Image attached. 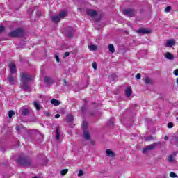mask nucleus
<instances>
[{
  "label": "nucleus",
  "mask_w": 178,
  "mask_h": 178,
  "mask_svg": "<svg viewBox=\"0 0 178 178\" xmlns=\"http://www.w3.org/2000/svg\"><path fill=\"white\" fill-rule=\"evenodd\" d=\"M136 80H140V79H141V74L140 73L137 74L136 76Z\"/></svg>",
  "instance_id": "nucleus-34"
},
{
  "label": "nucleus",
  "mask_w": 178,
  "mask_h": 178,
  "mask_svg": "<svg viewBox=\"0 0 178 178\" xmlns=\"http://www.w3.org/2000/svg\"><path fill=\"white\" fill-rule=\"evenodd\" d=\"M177 83L178 84V78H177Z\"/></svg>",
  "instance_id": "nucleus-53"
},
{
  "label": "nucleus",
  "mask_w": 178,
  "mask_h": 178,
  "mask_svg": "<svg viewBox=\"0 0 178 178\" xmlns=\"http://www.w3.org/2000/svg\"><path fill=\"white\" fill-rule=\"evenodd\" d=\"M55 118L56 119H59V118H60V115L59 113H57L55 115Z\"/></svg>",
  "instance_id": "nucleus-43"
},
{
  "label": "nucleus",
  "mask_w": 178,
  "mask_h": 178,
  "mask_svg": "<svg viewBox=\"0 0 178 178\" xmlns=\"http://www.w3.org/2000/svg\"><path fill=\"white\" fill-rule=\"evenodd\" d=\"M83 175H84V172H83V170H79V173H78V176L79 177H81V176H83Z\"/></svg>",
  "instance_id": "nucleus-30"
},
{
  "label": "nucleus",
  "mask_w": 178,
  "mask_h": 178,
  "mask_svg": "<svg viewBox=\"0 0 178 178\" xmlns=\"http://www.w3.org/2000/svg\"><path fill=\"white\" fill-rule=\"evenodd\" d=\"M15 130H17V131H19L20 130V127L16 126Z\"/></svg>",
  "instance_id": "nucleus-46"
},
{
  "label": "nucleus",
  "mask_w": 178,
  "mask_h": 178,
  "mask_svg": "<svg viewBox=\"0 0 178 178\" xmlns=\"http://www.w3.org/2000/svg\"><path fill=\"white\" fill-rule=\"evenodd\" d=\"M175 76H178V69L174 70Z\"/></svg>",
  "instance_id": "nucleus-42"
},
{
  "label": "nucleus",
  "mask_w": 178,
  "mask_h": 178,
  "mask_svg": "<svg viewBox=\"0 0 178 178\" xmlns=\"http://www.w3.org/2000/svg\"><path fill=\"white\" fill-rule=\"evenodd\" d=\"M170 177H172V178H176V177H177V175H176V173H175V172H170Z\"/></svg>",
  "instance_id": "nucleus-31"
},
{
  "label": "nucleus",
  "mask_w": 178,
  "mask_h": 178,
  "mask_svg": "<svg viewBox=\"0 0 178 178\" xmlns=\"http://www.w3.org/2000/svg\"><path fill=\"white\" fill-rule=\"evenodd\" d=\"M88 48L90 51H97V46L94 44H90L88 46Z\"/></svg>",
  "instance_id": "nucleus-25"
},
{
  "label": "nucleus",
  "mask_w": 178,
  "mask_h": 178,
  "mask_svg": "<svg viewBox=\"0 0 178 178\" xmlns=\"http://www.w3.org/2000/svg\"><path fill=\"white\" fill-rule=\"evenodd\" d=\"M168 129H172L173 127V123L169 122L168 124Z\"/></svg>",
  "instance_id": "nucleus-36"
},
{
  "label": "nucleus",
  "mask_w": 178,
  "mask_h": 178,
  "mask_svg": "<svg viewBox=\"0 0 178 178\" xmlns=\"http://www.w3.org/2000/svg\"><path fill=\"white\" fill-rule=\"evenodd\" d=\"M74 120V118H73L72 115H67V123H70V122H73Z\"/></svg>",
  "instance_id": "nucleus-21"
},
{
  "label": "nucleus",
  "mask_w": 178,
  "mask_h": 178,
  "mask_svg": "<svg viewBox=\"0 0 178 178\" xmlns=\"http://www.w3.org/2000/svg\"><path fill=\"white\" fill-rule=\"evenodd\" d=\"M36 15L38 16V17H40V16H41V11H38L36 13Z\"/></svg>",
  "instance_id": "nucleus-41"
},
{
  "label": "nucleus",
  "mask_w": 178,
  "mask_h": 178,
  "mask_svg": "<svg viewBox=\"0 0 178 178\" xmlns=\"http://www.w3.org/2000/svg\"><path fill=\"white\" fill-rule=\"evenodd\" d=\"M164 58L168 59L169 60H173L175 59V56L170 52H165L164 54Z\"/></svg>",
  "instance_id": "nucleus-11"
},
{
  "label": "nucleus",
  "mask_w": 178,
  "mask_h": 178,
  "mask_svg": "<svg viewBox=\"0 0 178 178\" xmlns=\"http://www.w3.org/2000/svg\"><path fill=\"white\" fill-rule=\"evenodd\" d=\"M69 172V169H63L60 171L61 176H65Z\"/></svg>",
  "instance_id": "nucleus-26"
},
{
  "label": "nucleus",
  "mask_w": 178,
  "mask_h": 178,
  "mask_svg": "<svg viewBox=\"0 0 178 178\" xmlns=\"http://www.w3.org/2000/svg\"><path fill=\"white\" fill-rule=\"evenodd\" d=\"M133 94V91L131 90V88L130 87H127L125 90V95L126 97H131V95Z\"/></svg>",
  "instance_id": "nucleus-14"
},
{
  "label": "nucleus",
  "mask_w": 178,
  "mask_h": 178,
  "mask_svg": "<svg viewBox=\"0 0 178 178\" xmlns=\"http://www.w3.org/2000/svg\"><path fill=\"white\" fill-rule=\"evenodd\" d=\"M55 58H56V62H58V63H59V62H60L59 56L58 55H55Z\"/></svg>",
  "instance_id": "nucleus-39"
},
{
  "label": "nucleus",
  "mask_w": 178,
  "mask_h": 178,
  "mask_svg": "<svg viewBox=\"0 0 178 178\" xmlns=\"http://www.w3.org/2000/svg\"><path fill=\"white\" fill-rule=\"evenodd\" d=\"M136 33L140 34H149V33H151V29H148L147 28H140L136 31Z\"/></svg>",
  "instance_id": "nucleus-9"
},
{
  "label": "nucleus",
  "mask_w": 178,
  "mask_h": 178,
  "mask_svg": "<svg viewBox=\"0 0 178 178\" xmlns=\"http://www.w3.org/2000/svg\"><path fill=\"white\" fill-rule=\"evenodd\" d=\"M86 14L88 15V16H91V17H95V16H97L98 15V13L95 10L88 9L86 10Z\"/></svg>",
  "instance_id": "nucleus-10"
},
{
  "label": "nucleus",
  "mask_w": 178,
  "mask_h": 178,
  "mask_svg": "<svg viewBox=\"0 0 178 178\" xmlns=\"http://www.w3.org/2000/svg\"><path fill=\"white\" fill-rule=\"evenodd\" d=\"M65 17H66V11H62L56 16H51V20L54 23H59Z\"/></svg>",
  "instance_id": "nucleus-5"
},
{
  "label": "nucleus",
  "mask_w": 178,
  "mask_h": 178,
  "mask_svg": "<svg viewBox=\"0 0 178 178\" xmlns=\"http://www.w3.org/2000/svg\"><path fill=\"white\" fill-rule=\"evenodd\" d=\"M108 50L111 54H115V47L112 44L108 45Z\"/></svg>",
  "instance_id": "nucleus-23"
},
{
  "label": "nucleus",
  "mask_w": 178,
  "mask_h": 178,
  "mask_svg": "<svg viewBox=\"0 0 178 178\" xmlns=\"http://www.w3.org/2000/svg\"><path fill=\"white\" fill-rule=\"evenodd\" d=\"M64 34L66 37L72 38V37H73V27L69 26L67 28V29L64 31Z\"/></svg>",
  "instance_id": "nucleus-8"
},
{
  "label": "nucleus",
  "mask_w": 178,
  "mask_h": 178,
  "mask_svg": "<svg viewBox=\"0 0 178 178\" xmlns=\"http://www.w3.org/2000/svg\"><path fill=\"white\" fill-rule=\"evenodd\" d=\"M145 84H152V80L148 76L145 77Z\"/></svg>",
  "instance_id": "nucleus-22"
},
{
  "label": "nucleus",
  "mask_w": 178,
  "mask_h": 178,
  "mask_svg": "<svg viewBox=\"0 0 178 178\" xmlns=\"http://www.w3.org/2000/svg\"><path fill=\"white\" fill-rule=\"evenodd\" d=\"M45 115L46 116H49V113H47Z\"/></svg>",
  "instance_id": "nucleus-51"
},
{
  "label": "nucleus",
  "mask_w": 178,
  "mask_h": 178,
  "mask_svg": "<svg viewBox=\"0 0 178 178\" xmlns=\"http://www.w3.org/2000/svg\"><path fill=\"white\" fill-rule=\"evenodd\" d=\"M164 140H169V138H168V136H165V137H164Z\"/></svg>",
  "instance_id": "nucleus-50"
},
{
  "label": "nucleus",
  "mask_w": 178,
  "mask_h": 178,
  "mask_svg": "<svg viewBox=\"0 0 178 178\" xmlns=\"http://www.w3.org/2000/svg\"><path fill=\"white\" fill-rule=\"evenodd\" d=\"M22 115L23 116H29V115H30V109L29 108H23L22 109Z\"/></svg>",
  "instance_id": "nucleus-13"
},
{
  "label": "nucleus",
  "mask_w": 178,
  "mask_h": 178,
  "mask_svg": "<svg viewBox=\"0 0 178 178\" xmlns=\"http://www.w3.org/2000/svg\"><path fill=\"white\" fill-rule=\"evenodd\" d=\"M159 145H162V142L159 141V142L154 143L153 144H151L149 145H147L146 147L143 149V152L144 154H147L148 151H154V149H155L156 147H159Z\"/></svg>",
  "instance_id": "nucleus-4"
},
{
  "label": "nucleus",
  "mask_w": 178,
  "mask_h": 178,
  "mask_svg": "<svg viewBox=\"0 0 178 178\" xmlns=\"http://www.w3.org/2000/svg\"><path fill=\"white\" fill-rule=\"evenodd\" d=\"M175 44V40H167V42L165 44V47L171 48V47H172Z\"/></svg>",
  "instance_id": "nucleus-15"
},
{
  "label": "nucleus",
  "mask_w": 178,
  "mask_h": 178,
  "mask_svg": "<svg viewBox=\"0 0 178 178\" xmlns=\"http://www.w3.org/2000/svg\"><path fill=\"white\" fill-rule=\"evenodd\" d=\"M113 80H115V79H113Z\"/></svg>",
  "instance_id": "nucleus-55"
},
{
  "label": "nucleus",
  "mask_w": 178,
  "mask_h": 178,
  "mask_svg": "<svg viewBox=\"0 0 178 178\" xmlns=\"http://www.w3.org/2000/svg\"><path fill=\"white\" fill-rule=\"evenodd\" d=\"M10 74H15L16 73V65L15 64H10Z\"/></svg>",
  "instance_id": "nucleus-12"
},
{
  "label": "nucleus",
  "mask_w": 178,
  "mask_h": 178,
  "mask_svg": "<svg viewBox=\"0 0 178 178\" xmlns=\"http://www.w3.org/2000/svg\"><path fill=\"white\" fill-rule=\"evenodd\" d=\"M15 115V111L13 110L9 111L8 112V118L9 119H12V116Z\"/></svg>",
  "instance_id": "nucleus-27"
},
{
  "label": "nucleus",
  "mask_w": 178,
  "mask_h": 178,
  "mask_svg": "<svg viewBox=\"0 0 178 178\" xmlns=\"http://www.w3.org/2000/svg\"><path fill=\"white\" fill-rule=\"evenodd\" d=\"M112 124H113V121L112 120H110L108 122V125L111 126Z\"/></svg>",
  "instance_id": "nucleus-44"
},
{
  "label": "nucleus",
  "mask_w": 178,
  "mask_h": 178,
  "mask_svg": "<svg viewBox=\"0 0 178 178\" xmlns=\"http://www.w3.org/2000/svg\"><path fill=\"white\" fill-rule=\"evenodd\" d=\"M38 136L40 137V138H41V140H42V138H44V136H42V134H39Z\"/></svg>",
  "instance_id": "nucleus-47"
},
{
  "label": "nucleus",
  "mask_w": 178,
  "mask_h": 178,
  "mask_svg": "<svg viewBox=\"0 0 178 178\" xmlns=\"http://www.w3.org/2000/svg\"><path fill=\"white\" fill-rule=\"evenodd\" d=\"M44 83H46V84L49 85V84H52L54 83V81H52V79L49 78V76H45Z\"/></svg>",
  "instance_id": "nucleus-20"
},
{
  "label": "nucleus",
  "mask_w": 178,
  "mask_h": 178,
  "mask_svg": "<svg viewBox=\"0 0 178 178\" xmlns=\"http://www.w3.org/2000/svg\"><path fill=\"white\" fill-rule=\"evenodd\" d=\"M171 9H172V7H171V6H167V7L165 8V13L170 12Z\"/></svg>",
  "instance_id": "nucleus-32"
},
{
  "label": "nucleus",
  "mask_w": 178,
  "mask_h": 178,
  "mask_svg": "<svg viewBox=\"0 0 178 178\" xmlns=\"http://www.w3.org/2000/svg\"><path fill=\"white\" fill-rule=\"evenodd\" d=\"M90 132H88V131L87 130H84L83 131V138H85V140H90Z\"/></svg>",
  "instance_id": "nucleus-17"
},
{
  "label": "nucleus",
  "mask_w": 178,
  "mask_h": 178,
  "mask_svg": "<svg viewBox=\"0 0 178 178\" xmlns=\"http://www.w3.org/2000/svg\"><path fill=\"white\" fill-rule=\"evenodd\" d=\"M168 162L170 163H175V160L173 157V155H170L169 157H168Z\"/></svg>",
  "instance_id": "nucleus-24"
},
{
  "label": "nucleus",
  "mask_w": 178,
  "mask_h": 178,
  "mask_svg": "<svg viewBox=\"0 0 178 178\" xmlns=\"http://www.w3.org/2000/svg\"><path fill=\"white\" fill-rule=\"evenodd\" d=\"M7 81L10 86H15V84L17 83V76L16 74H10L7 77Z\"/></svg>",
  "instance_id": "nucleus-6"
},
{
  "label": "nucleus",
  "mask_w": 178,
  "mask_h": 178,
  "mask_svg": "<svg viewBox=\"0 0 178 178\" xmlns=\"http://www.w3.org/2000/svg\"><path fill=\"white\" fill-rule=\"evenodd\" d=\"M79 10L81 11V8H79Z\"/></svg>",
  "instance_id": "nucleus-54"
},
{
  "label": "nucleus",
  "mask_w": 178,
  "mask_h": 178,
  "mask_svg": "<svg viewBox=\"0 0 178 178\" xmlns=\"http://www.w3.org/2000/svg\"><path fill=\"white\" fill-rule=\"evenodd\" d=\"M51 104L54 105V106H59V105H60V102H59V100H57L56 99H52L51 100Z\"/></svg>",
  "instance_id": "nucleus-18"
},
{
  "label": "nucleus",
  "mask_w": 178,
  "mask_h": 178,
  "mask_svg": "<svg viewBox=\"0 0 178 178\" xmlns=\"http://www.w3.org/2000/svg\"><path fill=\"white\" fill-rule=\"evenodd\" d=\"M112 77H116V74H113L112 76H110L111 79H112Z\"/></svg>",
  "instance_id": "nucleus-49"
},
{
  "label": "nucleus",
  "mask_w": 178,
  "mask_h": 178,
  "mask_svg": "<svg viewBox=\"0 0 178 178\" xmlns=\"http://www.w3.org/2000/svg\"><path fill=\"white\" fill-rule=\"evenodd\" d=\"M106 154L107 155V156H111V158H113V156H115V153H113V152L109 149L106 150Z\"/></svg>",
  "instance_id": "nucleus-19"
},
{
  "label": "nucleus",
  "mask_w": 178,
  "mask_h": 178,
  "mask_svg": "<svg viewBox=\"0 0 178 178\" xmlns=\"http://www.w3.org/2000/svg\"><path fill=\"white\" fill-rule=\"evenodd\" d=\"M122 13L129 17H134V16H136V10L133 8H127L122 11Z\"/></svg>",
  "instance_id": "nucleus-7"
},
{
  "label": "nucleus",
  "mask_w": 178,
  "mask_h": 178,
  "mask_svg": "<svg viewBox=\"0 0 178 178\" xmlns=\"http://www.w3.org/2000/svg\"><path fill=\"white\" fill-rule=\"evenodd\" d=\"M47 163H48V160H47L46 158H44V159H43V162H41V165H47Z\"/></svg>",
  "instance_id": "nucleus-29"
},
{
  "label": "nucleus",
  "mask_w": 178,
  "mask_h": 178,
  "mask_svg": "<svg viewBox=\"0 0 178 178\" xmlns=\"http://www.w3.org/2000/svg\"><path fill=\"white\" fill-rule=\"evenodd\" d=\"M8 37L22 38L24 37V30L22 28H18L8 33Z\"/></svg>",
  "instance_id": "nucleus-2"
},
{
  "label": "nucleus",
  "mask_w": 178,
  "mask_h": 178,
  "mask_svg": "<svg viewBox=\"0 0 178 178\" xmlns=\"http://www.w3.org/2000/svg\"><path fill=\"white\" fill-rule=\"evenodd\" d=\"M59 138H60V129H59V127H57L56 129V140L59 141Z\"/></svg>",
  "instance_id": "nucleus-16"
},
{
  "label": "nucleus",
  "mask_w": 178,
  "mask_h": 178,
  "mask_svg": "<svg viewBox=\"0 0 178 178\" xmlns=\"http://www.w3.org/2000/svg\"><path fill=\"white\" fill-rule=\"evenodd\" d=\"M176 155H177V152H175L173 153L172 156H176Z\"/></svg>",
  "instance_id": "nucleus-48"
},
{
  "label": "nucleus",
  "mask_w": 178,
  "mask_h": 178,
  "mask_svg": "<svg viewBox=\"0 0 178 178\" xmlns=\"http://www.w3.org/2000/svg\"><path fill=\"white\" fill-rule=\"evenodd\" d=\"M5 31V26H0V33H3Z\"/></svg>",
  "instance_id": "nucleus-35"
},
{
  "label": "nucleus",
  "mask_w": 178,
  "mask_h": 178,
  "mask_svg": "<svg viewBox=\"0 0 178 178\" xmlns=\"http://www.w3.org/2000/svg\"><path fill=\"white\" fill-rule=\"evenodd\" d=\"M176 142H177V144L178 145V138H176Z\"/></svg>",
  "instance_id": "nucleus-52"
},
{
  "label": "nucleus",
  "mask_w": 178,
  "mask_h": 178,
  "mask_svg": "<svg viewBox=\"0 0 178 178\" xmlns=\"http://www.w3.org/2000/svg\"><path fill=\"white\" fill-rule=\"evenodd\" d=\"M63 86H67V81H66V79L63 80Z\"/></svg>",
  "instance_id": "nucleus-45"
},
{
  "label": "nucleus",
  "mask_w": 178,
  "mask_h": 178,
  "mask_svg": "<svg viewBox=\"0 0 178 178\" xmlns=\"http://www.w3.org/2000/svg\"><path fill=\"white\" fill-rule=\"evenodd\" d=\"M69 55H70V52H65L64 54V58H67V56H69Z\"/></svg>",
  "instance_id": "nucleus-40"
},
{
  "label": "nucleus",
  "mask_w": 178,
  "mask_h": 178,
  "mask_svg": "<svg viewBox=\"0 0 178 178\" xmlns=\"http://www.w3.org/2000/svg\"><path fill=\"white\" fill-rule=\"evenodd\" d=\"M17 162L22 166H30L31 165V159L27 157H19L17 159Z\"/></svg>",
  "instance_id": "nucleus-3"
},
{
  "label": "nucleus",
  "mask_w": 178,
  "mask_h": 178,
  "mask_svg": "<svg viewBox=\"0 0 178 178\" xmlns=\"http://www.w3.org/2000/svg\"><path fill=\"white\" fill-rule=\"evenodd\" d=\"M151 140H154V137L153 136H150V137L146 138V141H151Z\"/></svg>",
  "instance_id": "nucleus-38"
},
{
  "label": "nucleus",
  "mask_w": 178,
  "mask_h": 178,
  "mask_svg": "<svg viewBox=\"0 0 178 178\" xmlns=\"http://www.w3.org/2000/svg\"><path fill=\"white\" fill-rule=\"evenodd\" d=\"M33 80V76L26 73V72H22V88L24 91H27L29 90V85L27 84L29 83V81H31Z\"/></svg>",
  "instance_id": "nucleus-1"
},
{
  "label": "nucleus",
  "mask_w": 178,
  "mask_h": 178,
  "mask_svg": "<svg viewBox=\"0 0 178 178\" xmlns=\"http://www.w3.org/2000/svg\"><path fill=\"white\" fill-rule=\"evenodd\" d=\"M82 127L83 130H86L87 129V122H86V121L83 122Z\"/></svg>",
  "instance_id": "nucleus-33"
},
{
  "label": "nucleus",
  "mask_w": 178,
  "mask_h": 178,
  "mask_svg": "<svg viewBox=\"0 0 178 178\" xmlns=\"http://www.w3.org/2000/svg\"><path fill=\"white\" fill-rule=\"evenodd\" d=\"M34 106H35L37 111H40L41 109V106L37 103V102H34Z\"/></svg>",
  "instance_id": "nucleus-28"
},
{
  "label": "nucleus",
  "mask_w": 178,
  "mask_h": 178,
  "mask_svg": "<svg viewBox=\"0 0 178 178\" xmlns=\"http://www.w3.org/2000/svg\"><path fill=\"white\" fill-rule=\"evenodd\" d=\"M92 67L93 69H95V70H97V63H92Z\"/></svg>",
  "instance_id": "nucleus-37"
}]
</instances>
